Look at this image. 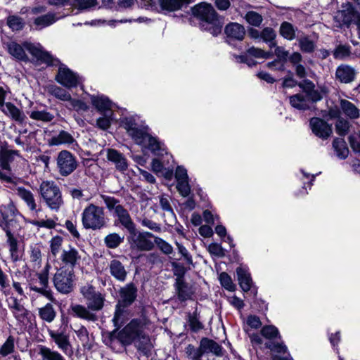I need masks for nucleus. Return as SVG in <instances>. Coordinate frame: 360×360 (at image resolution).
I'll return each mask as SVG.
<instances>
[{
    "instance_id": "f257e3e1",
    "label": "nucleus",
    "mask_w": 360,
    "mask_h": 360,
    "mask_svg": "<svg viewBox=\"0 0 360 360\" xmlns=\"http://www.w3.org/2000/svg\"><path fill=\"white\" fill-rule=\"evenodd\" d=\"M124 129L134 142L143 148L150 150L155 155L167 154L165 145L150 136L146 128L141 127L133 117H125L122 121Z\"/></svg>"
},
{
    "instance_id": "f03ea898",
    "label": "nucleus",
    "mask_w": 360,
    "mask_h": 360,
    "mask_svg": "<svg viewBox=\"0 0 360 360\" xmlns=\"http://www.w3.org/2000/svg\"><path fill=\"white\" fill-rule=\"evenodd\" d=\"M6 48L9 54L18 60H27V56L25 49L27 50L38 60H41L47 65H56L59 63L57 59L47 51H46L40 44H32L25 41L22 46L15 41H9L6 43Z\"/></svg>"
},
{
    "instance_id": "7ed1b4c3",
    "label": "nucleus",
    "mask_w": 360,
    "mask_h": 360,
    "mask_svg": "<svg viewBox=\"0 0 360 360\" xmlns=\"http://www.w3.org/2000/svg\"><path fill=\"white\" fill-rule=\"evenodd\" d=\"M192 12L193 15L200 21L202 29L210 31L214 36L221 32L222 24L211 4H199L193 8Z\"/></svg>"
},
{
    "instance_id": "20e7f679",
    "label": "nucleus",
    "mask_w": 360,
    "mask_h": 360,
    "mask_svg": "<svg viewBox=\"0 0 360 360\" xmlns=\"http://www.w3.org/2000/svg\"><path fill=\"white\" fill-rule=\"evenodd\" d=\"M333 22L338 28H349L355 25L360 38V13L351 3L342 4L333 15Z\"/></svg>"
},
{
    "instance_id": "39448f33",
    "label": "nucleus",
    "mask_w": 360,
    "mask_h": 360,
    "mask_svg": "<svg viewBox=\"0 0 360 360\" xmlns=\"http://www.w3.org/2000/svg\"><path fill=\"white\" fill-rule=\"evenodd\" d=\"M1 213L2 220L0 221V226L6 232L11 230V233L20 236L21 229L26 221L25 218L11 204L2 207Z\"/></svg>"
},
{
    "instance_id": "423d86ee",
    "label": "nucleus",
    "mask_w": 360,
    "mask_h": 360,
    "mask_svg": "<svg viewBox=\"0 0 360 360\" xmlns=\"http://www.w3.org/2000/svg\"><path fill=\"white\" fill-rule=\"evenodd\" d=\"M82 222L85 229L98 230L106 225L104 209L93 203L87 205L82 213Z\"/></svg>"
},
{
    "instance_id": "0eeeda50",
    "label": "nucleus",
    "mask_w": 360,
    "mask_h": 360,
    "mask_svg": "<svg viewBox=\"0 0 360 360\" xmlns=\"http://www.w3.org/2000/svg\"><path fill=\"white\" fill-rule=\"evenodd\" d=\"M39 193L46 205L52 210L58 211L63 204L60 188L53 181H44L39 186Z\"/></svg>"
},
{
    "instance_id": "6e6552de",
    "label": "nucleus",
    "mask_w": 360,
    "mask_h": 360,
    "mask_svg": "<svg viewBox=\"0 0 360 360\" xmlns=\"http://www.w3.org/2000/svg\"><path fill=\"white\" fill-rule=\"evenodd\" d=\"M127 241L132 251L146 252L151 250L154 247V243L151 240L153 235L148 231H139L136 229V226L133 229H130Z\"/></svg>"
},
{
    "instance_id": "1a4fd4ad",
    "label": "nucleus",
    "mask_w": 360,
    "mask_h": 360,
    "mask_svg": "<svg viewBox=\"0 0 360 360\" xmlns=\"http://www.w3.org/2000/svg\"><path fill=\"white\" fill-rule=\"evenodd\" d=\"M56 165L59 174L63 176H68L77 169V161L72 153L63 150L58 154Z\"/></svg>"
},
{
    "instance_id": "9d476101",
    "label": "nucleus",
    "mask_w": 360,
    "mask_h": 360,
    "mask_svg": "<svg viewBox=\"0 0 360 360\" xmlns=\"http://www.w3.org/2000/svg\"><path fill=\"white\" fill-rule=\"evenodd\" d=\"M80 292L86 300L89 309L92 311H99L103 308L104 297L96 290L94 286L89 284L84 285L80 288Z\"/></svg>"
},
{
    "instance_id": "9b49d317",
    "label": "nucleus",
    "mask_w": 360,
    "mask_h": 360,
    "mask_svg": "<svg viewBox=\"0 0 360 360\" xmlns=\"http://www.w3.org/2000/svg\"><path fill=\"white\" fill-rule=\"evenodd\" d=\"M51 269V265L46 264L41 272L37 274V280L35 283L31 284L30 290L39 292L46 297L51 301L54 300L52 292L49 286V273Z\"/></svg>"
},
{
    "instance_id": "f8f14e48",
    "label": "nucleus",
    "mask_w": 360,
    "mask_h": 360,
    "mask_svg": "<svg viewBox=\"0 0 360 360\" xmlns=\"http://www.w3.org/2000/svg\"><path fill=\"white\" fill-rule=\"evenodd\" d=\"M18 155V152L12 150H3L0 152V179L6 182L12 180V173L10 163L14 156Z\"/></svg>"
},
{
    "instance_id": "ddd939ff",
    "label": "nucleus",
    "mask_w": 360,
    "mask_h": 360,
    "mask_svg": "<svg viewBox=\"0 0 360 360\" xmlns=\"http://www.w3.org/2000/svg\"><path fill=\"white\" fill-rule=\"evenodd\" d=\"M56 80L67 88L76 87L81 83L79 77L63 64L59 65Z\"/></svg>"
},
{
    "instance_id": "4468645a",
    "label": "nucleus",
    "mask_w": 360,
    "mask_h": 360,
    "mask_svg": "<svg viewBox=\"0 0 360 360\" xmlns=\"http://www.w3.org/2000/svg\"><path fill=\"white\" fill-rule=\"evenodd\" d=\"M73 278L74 274L72 271L60 269L54 276V285L59 292L68 293L72 289Z\"/></svg>"
},
{
    "instance_id": "2eb2a0df",
    "label": "nucleus",
    "mask_w": 360,
    "mask_h": 360,
    "mask_svg": "<svg viewBox=\"0 0 360 360\" xmlns=\"http://www.w3.org/2000/svg\"><path fill=\"white\" fill-rule=\"evenodd\" d=\"M298 86L307 95V99L313 102L321 100L328 93V89L325 85H319L316 89L314 84L309 79H304L300 82Z\"/></svg>"
},
{
    "instance_id": "dca6fc26",
    "label": "nucleus",
    "mask_w": 360,
    "mask_h": 360,
    "mask_svg": "<svg viewBox=\"0 0 360 360\" xmlns=\"http://www.w3.org/2000/svg\"><path fill=\"white\" fill-rule=\"evenodd\" d=\"M122 338H125L124 341L129 344L133 341L140 339L146 342L149 341L148 338L142 334L141 326L135 321L130 322L121 333Z\"/></svg>"
},
{
    "instance_id": "f3484780",
    "label": "nucleus",
    "mask_w": 360,
    "mask_h": 360,
    "mask_svg": "<svg viewBox=\"0 0 360 360\" xmlns=\"http://www.w3.org/2000/svg\"><path fill=\"white\" fill-rule=\"evenodd\" d=\"M107 160L112 163L116 169L119 172L124 173L128 168V162L126 157L113 148L105 149Z\"/></svg>"
},
{
    "instance_id": "a211bd4d",
    "label": "nucleus",
    "mask_w": 360,
    "mask_h": 360,
    "mask_svg": "<svg viewBox=\"0 0 360 360\" xmlns=\"http://www.w3.org/2000/svg\"><path fill=\"white\" fill-rule=\"evenodd\" d=\"M310 127L313 133L322 139H327L332 134L331 126L318 117L311 119Z\"/></svg>"
},
{
    "instance_id": "6ab92c4d",
    "label": "nucleus",
    "mask_w": 360,
    "mask_h": 360,
    "mask_svg": "<svg viewBox=\"0 0 360 360\" xmlns=\"http://www.w3.org/2000/svg\"><path fill=\"white\" fill-rule=\"evenodd\" d=\"M32 19V25L34 27L35 30H40L45 27H47L53 23H55L57 20L63 17V15L58 16L57 13L53 12H49L44 15H37Z\"/></svg>"
},
{
    "instance_id": "aec40b11",
    "label": "nucleus",
    "mask_w": 360,
    "mask_h": 360,
    "mask_svg": "<svg viewBox=\"0 0 360 360\" xmlns=\"http://www.w3.org/2000/svg\"><path fill=\"white\" fill-rule=\"evenodd\" d=\"M49 334L57 347L63 353L68 355L72 354V346L68 335L63 332H56L52 330H49Z\"/></svg>"
},
{
    "instance_id": "412c9836",
    "label": "nucleus",
    "mask_w": 360,
    "mask_h": 360,
    "mask_svg": "<svg viewBox=\"0 0 360 360\" xmlns=\"http://www.w3.org/2000/svg\"><path fill=\"white\" fill-rule=\"evenodd\" d=\"M136 288L134 284H127L120 290V300L118 303H121V306L127 307L130 305L136 299Z\"/></svg>"
},
{
    "instance_id": "4be33fe9",
    "label": "nucleus",
    "mask_w": 360,
    "mask_h": 360,
    "mask_svg": "<svg viewBox=\"0 0 360 360\" xmlns=\"http://www.w3.org/2000/svg\"><path fill=\"white\" fill-rule=\"evenodd\" d=\"M0 110L6 116L18 123H22L25 120L26 117L24 112L11 102H7L6 105H1Z\"/></svg>"
},
{
    "instance_id": "5701e85b",
    "label": "nucleus",
    "mask_w": 360,
    "mask_h": 360,
    "mask_svg": "<svg viewBox=\"0 0 360 360\" xmlns=\"http://www.w3.org/2000/svg\"><path fill=\"white\" fill-rule=\"evenodd\" d=\"M355 70L347 65H341L338 67L335 72L336 78L342 83L352 82L355 77Z\"/></svg>"
},
{
    "instance_id": "b1692460",
    "label": "nucleus",
    "mask_w": 360,
    "mask_h": 360,
    "mask_svg": "<svg viewBox=\"0 0 360 360\" xmlns=\"http://www.w3.org/2000/svg\"><path fill=\"white\" fill-rule=\"evenodd\" d=\"M8 307L12 311L14 317L20 322H23L28 314V311L21 304L19 300L14 297H10Z\"/></svg>"
},
{
    "instance_id": "393cba45",
    "label": "nucleus",
    "mask_w": 360,
    "mask_h": 360,
    "mask_svg": "<svg viewBox=\"0 0 360 360\" xmlns=\"http://www.w3.org/2000/svg\"><path fill=\"white\" fill-rule=\"evenodd\" d=\"M60 259L65 264L74 267L81 259V256L75 248L70 246L63 250Z\"/></svg>"
},
{
    "instance_id": "a878e982",
    "label": "nucleus",
    "mask_w": 360,
    "mask_h": 360,
    "mask_svg": "<svg viewBox=\"0 0 360 360\" xmlns=\"http://www.w3.org/2000/svg\"><path fill=\"white\" fill-rule=\"evenodd\" d=\"M236 274L241 289L244 292L249 291L252 287V281L248 269L244 266H239L236 269Z\"/></svg>"
},
{
    "instance_id": "bb28decb",
    "label": "nucleus",
    "mask_w": 360,
    "mask_h": 360,
    "mask_svg": "<svg viewBox=\"0 0 360 360\" xmlns=\"http://www.w3.org/2000/svg\"><path fill=\"white\" fill-rule=\"evenodd\" d=\"M110 273L112 277L119 281H124L127 277V270L122 263L117 259H112L109 264Z\"/></svg>"
},
{
    "instance_id": "cd10ccee",
    "label": "nucleus",
    "mask_w": 360,
    "mask_h": 360,
    "mask_svg": "<svg viewBox=\"0 0 360 360\" xmlns=\"http://www.w3.org/2000/svg\"><path fill=\"white\" fill-rule=\"evenodd\" d=\"M49 146L72 145L76 143L73 136L66 131H60L57 135L53 136L49 141Z\"/></svg>"
},
{
    "instance_id": "c85d7f7f",
    "label": "nucleus",
    "mask_w": 360,
    "mask_h": 360,
    "mask_svg": "<svg viewBox=\"0 0 360 360\" xmlns=\"http://www.w3.org/2000/svg\"><path fill=\"white\" fill-rule=\"evenodd\" d=\"M93 105L101 112L111 113L112 112L113 104L104 96H92L91 98Z\"/></svg>"
},
{
    "instance_id": "c756f323",
    "label": "nucleus",
    "mask_w": 360,
    "mask_h": 360,
    "mask_svg": "<svg viewBox=\"0 0 360 360\" xmlns=\"http://www.w3.org/2000/svg\"><path fill=\"white\" fill-rule=\"evenodd\" d=\"M16 195L24 201L31 211H37V203L33 193L24 187L19 186L15 189Z\"/></svg>"
},
{
    "instance_id": "7c9ffc66",
    "label": "nucleus",
    "mask_w": 360,
    "mask_h": 360,
    "mask_svg": "<svg viewBox=\"0 0 360 360\" xmlns=\"http://www.w3.org/2000/svg\"><path fill=\"white\" fill-rule=\"evenodd\" d=\"M340 106L343 114L349 119L355 120L360 117V110L352 102L345 99H340Z\"/></svg>"
},
{
    "instance_id": "2f4dec72",
    "label": "nucleus",
    "mask_w": 360,
    "mask_h": 360,
    "mask_svg": "<svg viewBox=\"0 0 360 360\" xmlns=\"http://www.w3.org/2000/svg\"><path fill=\"white\" fill-rule=\"evenodd\" d=\"M225 33L229 38L242 40L244 38L245 30L243 25L232 22L226 26Z\"/></svg>"
},
{
    "instance_id": "473e14b6",
    "label": "nucleus",
    "mask_w": 360,
    "mask_h": 360,
    "mask_svg": "<svg viewBox=\"0 0 360 360\" xmlns=\"http://www.w3.org/2000/svg\"><path fill=\"white\" fill-rule=\"evenodd\" d=\"M158 4L163 11H175L181 9L184 5H187L191 0H158Z\"/></svg>"
},
{
    "instance_id": "72a5a7b5",
    "label": "nucleus",
    "mask_w": 360,
    "mask_h": 360,
    "mask_svg": "<svg viewBox=\"0 0 360 360\" xmlns=\"http://www.w3.org/2000/svg\"><path fill=\"white\" fill-rule=\"evenodd\" d=\"M113 217H115L119 223L127 231L133 229V227L135 226L129 212L124 207L121 208L116 214H114Z\"/></svg>"
},
{
    "instance_id": "f704fd0d",
    "label": "nucleus",
    "mask_w": 360,
    "mask_h": 360,
    "mask_svg": "<svg viewBox=\"0 0 360 360\" xmlns=\"http://www.w3.org/2000/svg\"><path fill=\"white\" fill-rule=\"evenodd\" d=\"M200 346L203 354L211 352L217 356L221 354V347L212 340L202 338L200 341Z\"/></svg>"
},
{
    "instance_id": "c9c22d12",
    "label": "nucleus",
    "mask_w": 360,
    "mask_h": 360,
    "mask_svg": "<svg viewBox=\"0 0 360 360\" xmlns=\"http://www.w3.org/2000/svg\"><path fill=\"white\" fill-rule=\"evenodd\" d=\"M73 313L79 318L86 319L87 321H94L96 320V316L90 311V309L83 305L75 304L71 307Z\"/></svg>"
},
{
    "instance_id": "e433bc0d",
    "label": "nucleus",
    "mask_w": 360,
    "mask_h": 360,
    "mask_svg": "<svg viewBox=\"0 0 360 360\" xmlns=\"http://www.w3.org/2000/svg\"><path fill=\"white\" fill-rule=\"evenodd\" d=\"M39 354L41 356V360H65L58 352L44 345L39 347Z\"/></svg>"
},
{
    "instance_id": "4c0bfd02",
    "label": "nucleus",
    "mask_w": 360,
    "mask_h": 360,
    "mask_svg": "<svg viewBox=\"0 0 360 360\" xmlns=\"http://www.w3.org/2000/svg\"><path fill=\"white\" fill-rule=\"evenodd\" d=\"M39 316L44 321L51 323L56 316V311L50 303L39 308Z\"/></svg>"
},
{
    "instance_id": "58836bf2",
    "label": "nucleus",
    "mask_w": 360,
    "mask_h": 360,
    "mask_svg": "<svg viewBox=\"0 0 360 360\" xmlns=\"http://www.w3.org/2000/svg\"><path fill=\"white\" fill-rule=\"evenodd\" d=\"M176 288L178 297L181 301H185L191 297L193 292L191 288L181 278L176 279Z\"/></svg>"
},
{
    "instance_id": "ea45409f",
    "label": "nucleus",
    "mask_w": 360,
    "mask_h": 360,
    "mask_svg": "<svg viewBox=\"0 0 360 360\" xmlns=\"http://www.w3.org/2000/svg\"><path fill=\"white\" fill-rule=\"evenodd\" d=\"M333 147L336 153V155L340 159H345L348 156L349 149L343 139L337 138L334 139Z\"/></svg>"
},
{
    "instance_id": "a19ab883",
    "label": "nucleus",
    "mask_w": 360,
    "mask_h": 360,
    "mask_svg": "<svg viewBox=\"0 0 360 360\" xmlns=\"http://www.w3.org/2000/svg\"><path fill=\"white\" fill-rule=\"evenodd\" d=\"M291 105L298 110H306L309 108V99L300 94L290 97Z\"/></svg>"
},
{
    "instance_id": "79ce46f5",
    "label": "nucleus",
    "mask_w": 360,
    "mask_h": 360,
    "mask_svg": "<svg viewBox=\"0 0 360 360\" xmlns=\"http://www.w3.org/2000/svg\"><path fill=\"white\" fill-rule=\"evenodd\" d=\"M101 198L106 207L110 212L112 213V215L116 214L121 208L124 207L120 204V200L114 197L103 195H101Z\"/></svg>"
},
{
    "instance_id": "37998d69",
    "label": "nucleus",
    "mask_w": 360,
    "mask_h": 360,
    "mask_svg": "<svg viewBox=\"0 0 360 360\" xmlns=\"http://www.w3.org/2000/svg\"><path fill=\"white\" fill-rule=\"evenodd\" d=\"M125 308L126 307L121 306V303H117L116 305V310L112 321L115 326L118 328H120L127 320V311Z\"/></svg>"
},
{
    "instance_id": "c03bdc74",
    "label": "nucleus",
    "mask_w": 360,
    "mask_h": 360,
    "mask_svg": "<svg viewBox=\"0 0 360 360\" xmlns=\"http://www.w3.org/2000/svg\"><path fill=\"white\" fill-rule=\"evenodd\" d=\"M280 34L288 40H293L295 38L296 29L288 22H283L280 26Z\"/></svg>"
},
{
    "instance_id": "a18cd8bd",
    "label": "nucleus",
    "mask_w": 360,
    "mask_h": 360,
    "mask_svg": "<svg viewBox=\"0 0 360 360\" xmlns=\"http://www.w3.org/2000/svg\"><path fill=\"white\" fill-rule=\"evenodd\" d=\"M6 233L11 256L13 260H17L18 257L17 239L14 237V233H11V230H7Z\"/></svg>"
},
{
    "instance_id": "49530a36",
    "label": "nucleus",
    "mask_w": 360,
    "mask_h": 360,
    "mask_svg": "<svg viewBox=\"0 0 360 360\" xmlns=\"http://www.w3.org/2000/svg\"><path fill=\"white\" fill-rule=\"evenodd\" d=\"M49 92L56 98L63 101H68L71 99V95L69 92L58 86H51Z\"/></svg>"
},
{
    "instance_id": "de8ad7c7",
    "label": "nucleus",
    "mask_w": 360,
    "mask_h": 360,
    "mask_svg": "<svg viewBox=\"0 0 360 360\" xmlns=\"http://www.w3.org/2000/svg\"><path fill=\"white\" fill-rule=\"evenodd\" d=\"M124 240V236H120L118 233H112L105 236L104 241L107 247L109 248H116Z\"/></svg>"
},
{
    "instance_id": "09e8293b",
    "label": "nucleus",
    "mask_w": 360,
    "mask_h": 360,
    "mask_svg": "<svg viewBox=\"0 0 360 360\" xmlns=\"http://www.w3.org/2000/svg\"><path fill=\"white\" fill-rule=\"evenodd\" d=\"M7 25L13 31L21 30L25 25L23 19L18 15H9L7 18Z\"/></svg>"
},
{
    "instance_id": "8fccbe9b",
    "label": "nucleus",
    "mask_w": 360,
    "mask_h": 360,
    "mask_svg": "<svg viewBox=\"0 0 360 360\" xmlns=\"http://www.w3.org/2000/svg\"><path fill=\"white\" fill-rule=\"evenodd\" d=\"M30 118L35 120L43 122H51L54 116L51 112L46 110H34L30 114Z\"/></svg>"
},
{
    "instance_id": "3c124183",
    "label": "nucleus",
    "mask_w": 360,
    "mask_h": 360,
    "mask_svg": "<svg viewBox=\"0 0 360 360\" xmlns=\"http://www.w3.org/2000/svg\"><path fill=\"white\" fill-rule=\"evenodd\" d=\"M244 18L248 24L255 27H259L263 21L262 15L253 11L247 12Z\"/></svg>"
},
{
    "instance_id": "603ef678",
    "label": "nucleus",
    "mask_w": 360,
    "mask_h": 360,
    "mask_svg": "<svg viewBox=\"0 0 360 360\" xmlns=\"http://www.w3.org/2000/svg\"><path fill=\"white\" fill-rule=\"evenodd\" d=\"M262 336L268 340H274L280 338L278 328L273 325L264 326L261 330Z\"/></svg>"
},
{
    "instance_id": "864d4df0",
    "label": "nucleus",
    "mask_w": 360,
    "mask_h": 360,
    "mask_svg": "<svg viewBox=\"0 0 360 360\" xmlns=\"http://www.w3.org/2000/svg\"><path fill=\"white\" fill-rule=\"evenodd\" d=\"M276 36L275 31L271 27H265L261 32V39L269 44V46L275 45L274 39Z\"/></svg>"
},
{
    "instance_id": "5fc2aeb1",
    "label": "nucleus",
    "mask_w": 360,
    "mask_h": 360,
    "mask_svg": "<svg viewBox=\"0 0 360 360\" xmlns=\"http://www.w3.org/2000/svg\"><path fill=\"white\" fill-rule=\"evenodd\" d=\"M349 127L350 124L349 121L342 117L339 118L335 123L336 132L342 136H344L347 134Z\"/></svg>"
},
{
    "instance_id": "6e6d98bb",
    "label": "nucleus",
    "mask_w": 360,
    "mask_h": 360,
    "mask_svg": "<svg viewBox=\"0 0 360 360\" xmlns=\"http://www.w3.org/2000/svg\"><path fill=\"white\" fill-rule=\"evenodd\" d=\"M63 242V238L59 236L53 237L49 241L51 252L53 256H56L60 251Z\"/></svg>"
},
{
    "instance_id": "4d7b16f0",
    "label": "nucleus",
    "mask_w": 360,
    "mask_h": 360,
    "mask_svg": "<svg viewBox=\"0 0 360 360\" xmlns=\"http://www.w3.org/2000/svg\"><path fill=\"white\" fill-rule=\"evenodd\" d=\"M14 351V339L9 336L0 348V355L3 357L8 356Z\"/></svg>"
},
{
    "instance_id": "13d9d810",
    "label": "nucleus",
    "mask_w": 360,
    "mask_h": 360,
    "mask_svg": "<svg viewBox=\"0 0 360 360\" xmlns=\"http://www.w3.org/2000/svg\"><path fill=\"white\" fill-rule=\"evenodd\" d=\"M97 4V0H73L72 5L78 10H86Z\"/></svg>"
},
{
    "instance_id": "bf43d9fd",
    "label": "nucleus",
    "mask_w": 360,
    "mask_h": 360,
    "mask_svg": "<svg viewBox=\"0 0 360 360\" xmlns=\"http://www.w3.org/2000/svg\"><path fill=\"white\" fill-rule=\"evenodd\" d=\"M28 222L38 228L51 229L56 227V222L52 219L42 220H30Z\"/></svg>"
},
{
    "instance_id": "052dcab7",
    "label": "nucleus",
    "mask_w": 360,
    "mask_h": 360,
    "mask_svg": "<svg viewBox=\"0 0 360 360\" xmlns=\"http://www.w3.org/2000/svg\"><path fill=\"white\" fill-rule=\"evenodd\" d=\"M112 112H111V113H103V117L98 118L96 121L98 127L103 130L108 129L111 124V121L112 120Z\"/></svg>"
},
{
    "instance_id": "680f3d73",
    "label": "nucleus",
    "mask_w": 360,
    "mask_h": 360,
    "mask_svg": "<svg viewBox=\"0 0 360 360\" xmlns=\"http://www.w3.org/2000/svg\"><path fill=\"white\" fill-rule=\"evenodd\" d=\"M300 49L306 53H311L314 51L316 44L314 41L308 37H304L299 40Z\"/></svg>"
},
{
    "instance_id": "e2e57ef3",
    "label": "nucleus",
    "mask_w": 360,
    "mask_h": 360,
    "mask_svg": "<svg viewBox=\"0 0 360 360\" xmlns=\"http://www.w3.org/2000/svg\"><path fill=\"white\" fill-rule=\"evenodd\" d=\"M186 353L188 356L193 360H200L202 355L203 354L202 350H201V346L199 348H195L192 345H188L186 348Z\"/></svg>"
},
{
    "instance_id": "0e129e2a",
    "label": "nucleus",
    "mask_w": 360,
    "mask_h": 360,
    "mask_svg": "<svg viewBox=\"0 0 360 360\" xmlns=\"http://www.w3.org/2000/svg\"><path fill=\"white\" fill-rule=\"evenodd\" d=\"M219 281L221 285L226 290L229 291H233L235 290L236 286L233 283L231 278L228 274L225 272L220 274Z\"/></svg>"
},
{
    "instance_id": "69168bd1",
    "label": "nucleus",
    "mask_w": 360,
    "mask_h": 360,
    "mask_svg": "<svg viewBox=\"0 0 360 360\" xmlns=\"http://www.w3.org/2000/svg\"><path fill=\"white\" fill-rule=\"evenodd\" d=\"M176 189L183 197H187L191 193V186L188 180L176 181Z\"/></svg>"
},
{
    "instance_id": "338daca9",
    "label": "nucleus",
    "mask_w": 360,
    "mask_h": 360,
    "mask_svg": "<svg viewBox=\"0 0 360 360\" xmlns=\"http://www.w3.org/2000/svg\"><path fill=\"white\" fill-rule=\"evenodd\" d=\"M349 143L354 152L360 153V131L349 136Z\"/></svg>"
},
{
    "instance_id": "774afa93",
    "label": "nucleus",
    "mask_w": 360,
    "mask_h": 360,
    "mask_svg": "<svg viewBox=\"0 0 360 360\" xmlns=\"http://www.w3.org/2000/svg\"><path fill=\"white\" fill-rule=\"evenodd\" d=\"M77 335L82 342V345L85 347H90L91 343L89 342V333L86 328L81 327L77 332Z\"/></svg>"
}]
</instances>
